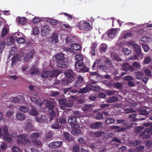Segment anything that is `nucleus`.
I'll list each match as a JSON object with an SVG mask.
<instances>
[{
    "instance_id": "nucleus-1",
    "label": "nucleus",
    "mask_w": 152,
    "mask_h": 152,
    "mask_svg": "<svg viewBox=\"0 0 152 152\" xmlns=\"http://www.w3.org/2000/svg\"><path fill=\"white\" fill-rule=\"evenodd\" d=\"M66 78L62 80L63 84L66 85L67 83L73 81L74 80L73 72L71 69L66 70L64 72Z\"/></svg>"
},
{
    "instance_id": "nucleus-2",
    "label": "nucleus",
    "mask_w": 152,
    "mask_h": 152,
    "mask_svg": "<svg viewBox=\"0 0 152 152\" xmlns=\"http://www.w3.org/2000/svg\"><path fill=\"white\" fill-rule=\"evenodd\" d=\"M43 103L46 104L47 107L49 109L50 115L53 117L55 116L56 114L54 110L55 108L57 109V108L55 107V103L48 100L44 101Z\"/></svg>"
},
{
    "instance_id": "nucleus-3",
    "label": "nucleus",
    "mask_w": 152,
    "mask_h": 152,
    "mask_svg": "<svg viewBox=\"0 0 152 152\" xmlns=\"http://www.w3.org/2000/svg\"><path fill=\"white\" fill-rule=\"evenodd\" d=\"M75 69L78 72H85L88 71L89 68L84 66L82 62L77 61L75 64Z\"/></svg>"
},
{
    "instance_id": "nucleus-4",
    "label": "nucleus",
    "mask_w": 152,
    "mask_h": 152,
    "mask_svg": "<svg viewBox=\"0 0 152 152\" xmlns=\"http://www.w3.org/2000/svg\"><path fill=\"white\" fill-rule=\"evenodd\" d=\"M59 74L58 71L57 70H54L51 72L50 71H45L41 74V77L44 79L48 77H57Z\"/></svg>"
},
{
    "instance_id": "nucleus-5",
    "label": "nucleus",
    "mask_w": 152,
    "mask_h": 152,
    "mask_svg": "<svg viewBox=\"0 0 152 152\" xmlns=\"http://www.w3.org/2000/svg\"><path fill=\"white\" fill-rule=\"evenodd\" d=\"M77 26L79 29L86 31L90 30L91 28L89 23L85 21H81L78 22Z\"/></svg>"
},
{
    "instance_id": "nucleus-6",
    "label": "nucleus",
    "mask_w": 152,
    "mask_h": 152,
    "mask_svg": "<svg viewBox=\"0 0 152 152\" xmlns=\"http://www.w3.org/2000/svg\"><path fill=\"white\" fill-rule=\"evenodd\" d=\"M10 100L11 102L14 103L21 104L26 103L25 98L24 96L22 95H19L15 97H11L10 98Z\"/></svg>"
},
{
    "instance_id": "nucleus-7",
    "label": "nucleus",
    "mask_w": 152,
    "mask_h": 152,
    "mask_svg": "<svg viewBox=\"0 0 152 152\" xmlns=\"http://www.w3.org/2000/svg\"><path fill=\"white\" fill-rule=\"evenodd\" d=\"M127 104L126 106V107L124 108V110L127 111L126 112V113L128 114L130 113L134 112L135 111V109H134L135 105L134 104H133L132 102H126L125 103Z\"/></svg>"
},
{
    "instance_id": "nucleus-8",
    "label": "nucleus",
    "mask_w": 152,
    "mask_h": 152,
    "mask_svg": "<svg viewBox=\"0 0 152 152\" xmlns=\"http://www.w3.org/2000/svg\"><path fill=\"white\" fill-rule=\"evenodd\" d=\"M120 30V29L118 28L110 29L107 31V34L109 38L113 39L118 34Z\"/></svg>"
},
{
    "instance_id": "nucleus-9",
    "label": "nucleus",
    "mask_w": 152,
    "mask_h": 152,
    "mask_svg": "<svg viewBox=\"0 0 152 152\" xmlns=\"http://www.w3.org/2000/svg\"><path fill=\"white\" fill-rule=\"evenodd\" d=\"M3 132L4 139L7 142H11L12 140V139L9 134L8 128L7 126H5L3 128Z\"/></svg>"
},
{
    "instance_id": "nucleus-10",
    "label": "nucleus",
    "mask_w": 152,
    "mask_h": 152,
    "mask_svg": "<svg viewBox=\"0 0 152 152\" xmlns=\"http://www.w3.org/2000/svg\"><path fill=\"white\" fill-rule=\"evenodd\" d=\"M127 45L130 48H133L138 53H140L139 47L134 42H128L127 43Z\"/></svg>"
},
{
    "instance_id": "nucleus-11",
    "label": "nucleus",
    "mask_w": 152,
    "mask_h": 152,
    "mask_svg": "<svg viewBox=\"0 0 152 152\" xmlns=\"http://www.w3.org/2000/svg\"><path fill=\"white\" fill-rule=\"evenodd\" d=\"M27 135L25 134H19L17 136L16 141L19 144H22L23 141L26 138Z\"/></svg>"
},
{
    "instance_id": "nucleus-12",
    "label": "nucleus",
    "mask_w": 152,
    "mask_h": 152,
    "mask_svg": "<svg viewBox=\"0 0 152 152\" xmlns=\"http://www.w3.org/2000/svg\"><path fill=\"white\" fill-rule=\"evenodd\" d=\"M122 69L125 72H132L134 70L133 67L129 66L127 63H124L123 64L122 66Z\"/></svg>"
},
{
    "instance_id": "nucleus-13",
    "label": "nucleus",
    "mask_w": 152,
    "mask_h": 152,
    "mask_svg": "<svg viewBox=\"0 0 152 152\" xmlns=\"http://www.w3.org/2000/svg\"><path fill=\"white\" fill-rule=\"evenodd\" d=\"M35 119L39 123L45 122L48 120V118L45 115H42L41 117L36 116Z\"/></svg>"
},
{
    "instance_id": "nucleus-14",
    "label": "nucleus",
    "mask_w": 152,
    "mask_h": 152,
    "mask_svg": "<svg viewBox=\"0 0 152 152\" xmlns=\"http://www.w3.org/2000/svg\"><path fill=\"white\" fill-rule=\"evenodd\" d=\"M59 102L60 104H63L64 106L69 107H71L73 105L72 100H70V102H69L65 99H61L59 100Z\"/></svg>"
},
{
    "instance_id": "nucleus-15",
    "label": "nucleus",
    "mask_w": 152,
    "mask_h": 152,
    "mask_svg": "<svg viewBox=\"0 0 152 152\" xmlns=\"http://www.w3.org/2000/svg\"><path fill=\"white\" fill-rule=\"evenodd\" d=\"M35 51L34 50L27 53L24 57V61L26 62L28 61L30 59L33 58Z\"/></svg>"
},
{
    "instance_id": "nucleus-16",
    "label": "nucleus",
    "mask_w": 152,
    "mask_h": 152,
    "mask_svg": "<svg viewBox=\"0 0 152 152\" xmlns=\"http://www.w3.org/2000/svg\"><path fill=\"white\" fill-rule=\"evenodd\" d=\"M84 83L82 77L79 76L78 77V80L75 82L74 84V86L77 87L81 86Z\"/></svg>"
},
{
    "instance_id": "nucleus-17",
    "label": "nucleus",
    "mask_w": 152,
    "mask_h": 152,
    "mask_svg": "<svg viewBox=\"0 0 152 152\" xmlns=\"http://www.w3.org/2000/svg\"><path fill=\"white\" fill-rule=\"evenodd\" d=\"M28 96L30 98L31 101L35 104H37L38 105L41 106L42 105V103L40 101L37 100V99L34 97L30 95H28Z\"/></svg>"
},
{
    "instance_id": "nucleus-18",
    "label": "nucleus",
    "mask_w": 152,
    "mask_h": 152,
    "mask_svg": "<svg viewBox=\"0 0 152 152\" xmlns=\"http://www.w3.org/2000/svg\"><path fill=\"white\" fill-rule=\"evenodd\" d=\"M68 122L72 127L75 126L77 123L76 118L75 117H69L68 119Z\"/></svg>"
},
{
    "instance_id": "nucleus-19",
    "label": "nucleus",
    "mask_w": 152,
    "mask_h": 152,
    "mask_svg": "<svg viewBox=\"0 0 152 152\" xmlns=\"http://www.w3.org/2000/svg\"><path fill=\"white\" fill-rule=\"evenodd\" d=\"M62 142L60 141H57L52 142L49 145V146L52 148H55L59 147L61 144Z\"/></svg>"
},
{
    "instance_id": "nucleus-20",
    "label": "nucleus",
    "mask_w": 152,
    "mask_h": 152,
    "mask_svg": "<svg viewBox=\"0 0 152 152\" xmlns=\"http://www.w3.org/2000/svg\"><path fill=\"white\" fill-rule=\"evenodd\" d=\"M91 90V88L90 87V85L88 84L87 85L86 87L80 89L79 92L81 93H86L88 92Z\"/></svg>"
},
{
    "instance_id": "nucleus-21",
    "label": "nucleus",
    "mask_w": 152,
    "mask_h": 152,
    "mask_svg": "<svg viewBox=\"0 0 152 152\" xmlns=\"http://www.w3.org/2000/svg\"><path fill=\"white\" fill-rule=\"evenodd\" d=\"M49 41L51 40L52 43H56L58 41V36L57 34L53 33L52 35V37L49 38Z\"/></svg>"
},
{
    "instance_id": "nucleus-22",
    "label": "nucleus",
    "mask_w": 152,
    "mask_h": 152,
    "mask_svg": "<svg viewBox=\"0 0 152 152\" xmlns=\"http://www.w3.org/2000/svg\"><path fill=\"white\" fill-rule=\"evenodd\" d=\"M56 62L57 63V66L61 68L66 67L67 66V62L64 61V60L57 61Z\"/></svg>"
},
{
    "instance_id": "nucleus-23",
    "label": "nucleus",
    "mask_w": 152,
    "mask_h": 152,
    "mask_svg": "<svg viewBox=\"0 0 152 152\" xmlns=\"http://www.w3.org/2000/svg\"><path fill=\"white\" fill-rule=\"evenodd\" d=\"M16 117L19 120L23 121L25 118V115L20 112H18Z\"/></svg>"
},
{
    "instance_id": "nucleus-24",
    "label": "nucleus",
    "mask_w": 152,
    "mask_h": 152,
    "mask_svg": "<svg viewBox=\"0 0 152 152\" xmlns=\"http://www.w3.org/2000/svg\"><path fill=\"white\" fill-rule=\"evenodd\" d=\"M102 123L97 122L91 125V127L92 129H98L102 127Z\"/></svg>"
},
{
    "instance_id": "nucleus-25",
    "label": "nucleus",
    "mask_w": 152,
    "mask_h": 152,
    "mask_svg": "<svg viewBox=\"0 0 152 152\" xmlns=\"http://www.w3.org/2000/svg\"><path fill=\"white\" fill-rule=\"evenodd\" d=\"M132 34L129 32L126 31H124L122 33L121 36L124 39H126L129 38L131 37Z\"/></svg>"
},
{
    "instance_id": "nucleus-26",
    "label": "nucleus",
    "mask_w": 152,
    "mask_h": 152,
    "mask_svg": "<svg viewBox=\"0 0 152 152\" xmlns=\"http://www.w3.org/2000/svg\"><path fill=\"white\" fill-rule=\"evenodd\" d=\"M92 107L91 104H85L82 107V109L83 111H89L91 109Z\"/></svg>"
},
{
    "instance_id": "nucleus-27",
    "label": "nucleus",
    "mask_w": 152,
    "mask_h": 152,
    "mask_svg": "<svg viewBox=\"0 0 152 152\" xmlns=\"http://www.w3.org/2000/svg\"><path fill=\"white\" fill-rule=\"evenodd\" d=\"M70 92H72V93H77L79 92V91L75 89L71 90L70 88H66L64 89L63 93L65 94H68Z\"/></svg>"
},
{
    "instance_id": "nucleus-28",
    "label": "nucleus",
    "mask_w": 152,
    "mask_h": 152,
    "mask_svg": "<svg viewBox=\"0 0 152 152\" xmlns=\"http://www.w3.org/2000/svg\"><path fill=\"white\" fill-rule=\"evenodd\" d=\"M16 20L18 23L20 24H24L26 22V19L25 17L21 18L18 17L17 18Z\"/></svg>"
},
{
    "instance_id": "nucleus-29",
    "label": "nucleus",
    "mask_w": 152,
    "mask_h": 152,
    "mask_svg": "<svg viewBox=\"0 0 152 152\" xmlns=\"http://www.w3.org/2000/svg\"><path fill=\"white\" fill-rule=\"evenodd\" d=\"M40 133L37 132H35L30 135L29 137L32 139H35L39 137Z\"/></svg>"
},
{
    "instance_id": "nucleus-30",
    "label": "nucleus",
    "mask_w": 152,
    "mask_h": 152,
    "mask_svg": "<svg viewBox=\"0 0 152 152\" xmlns=\"http://www.w3.org/2000/svg\"><path fill=\"white\" fill-rule=\"evenodd\" d=\"M25 128L26 129L32 131L34 129V126L32 124H25Z\"/></svg>"
},
{
    "instance_id": "nucleus-31",
    "label": "nucleus",
    "mask_w": 152,
    "mask_h": 152,
    "mask_svg": "<svg viewBox=\"0 0 152 152\" xmlns=\"http://www.w3.org/2000/svg\"><path fill=\"white\" fill-rule=\"evenodd\" d=\"M30 73L32 75L39 74L40 73L37 69H36L34 67L31 68L30 69Z\"/></svg>"
},
{
    "instance_id": "nucleus-32",
    "label": "nucleus",
    "mask_w": 152,
    "mask_h": 152,
    "mask_svg": "<svg viewBox=\"0 0 152 152\" xmlns=\"http://www.w3.org/2000/svg\"><path fill=\"white\" fill-rule=\"evenodd\" d=\"M55 58L57 61L63 60L64 58V56L62 53H59L56 55Z\"/></svg>"
},
{
    "instance_id": "nucleus-33",
    "label": "nucleus",
    "mask_w": 152,
    "mask_h": 152,
    "mask_svg": "<svg viewBox=\"0 0 152 152\" xmlns=\"http://www.w3.org/2000/svg\"><path fill=\"white\" fill-rule=\"evenodd\" d=\"M19 109L20 111L24 113H26L28 111L29 108L26 106H20Z\"/></svg>"
},
{
    "instance_id": "nucleus-34",
    "label": "nucleus",
    "mask_w": 152,
    "mask_h": 152,
    "mask_svg": "<svg viewBox=\"0 0 152 152\" xmlns=\"http://www.w3.org/2000/svg\"><path fill=\"white\" fill-rule=\"evenodd\" d=\"M71 48L73 49L77 50H79L81 49V46L79 44L75 43L71 45Z\"/></svg>"
},
{
    "instance_id": "nucleus-35",
    "label": "nucleus",
    "mask_w": 152,
    "mask_h": 152,
    "mask_svg": "<svg viewBox=\"0 0 152 152\" xmlns=\"http://www.w3.org/2000/svg\"><path fill=\"white\" fill-rule=\"evenodd\" d=\"M73 128L72 132L74 135H77L81 133L80 130L78 128H76L75 126Z\"/></svg>"
},
{
    "instance_id": "nucleus-36",
    "label": "nucleus",
    "mask_w": 152,
    "mask_h": 152,
    "mask_svg": "<svg viewBox=\"0 0 152 152\" xmlns=\"http://www.w3.org/2000/svg\"><path fill=\"white\" fill-rule=\"evenodd\" d=\"M49 26L48 25L43 26L41 29L42 32L45 33H48L49 31Z\"/></svg>"
},
{
    "instance_id": "nucleus-37",
    "label": "nucleus",
    "mask_w": 152,
    "mask_h": 152,
    "mask_svg": "<svg viewBox=\"0 0 152 152\" xmlns=\"http://www.w3.org/2000/svg\"><path fill=\"white\" fill-rule=\"evenodd\" d=\"M18 57L17 55L14 56L12 59V63L11 66H13L16 64V63L18 60Z\"/></svg>"
},
{
    "instance_id": "nucleus-38",
    "label": "nucleus",
    "mask_w": 152,
    "mask_h": 152,
    "mask_svg": "<svg viewBox=\"0 0 152 152\" xmlns=\"http://www.w3.org/2000/svg\"><path fill=\"white\" fill-rule=\"evenodd\" d=\"M15 41L13 37H10L8 38L7 40V45L12 44Z\"/></svg>"
},
{
    "instance_id": "nucleus-39",
    "label": "nucleus",
    "mask_w": 152,
    "mask_h": 152,
    "mask_svg": "<svg viewBox=\"0 0 152 152\" xmlns=\"http://www.w3.org/2000/svg\"><path fill=\"white\" fill-rule=\"evenodd\" d=\"M46 21V22L54 25H56L58 22L56 20L52 18H48Z\"/></svg>"
},
{
    "instance_id": "nucleus-40",
    "label": "nucleus",
    "mask_w": 152,
    "mask_h": 152,
    "mask_svg": "<svg viewBox=\"0 0 152 152\" xmlns=\"http://www.w3.org/2000/svg\"><path fill=\"white\" fill-rule=\"evenodd\" d=\"M118 99V98L116 96H112L110 98L107 100L108 103H112L116 102Z\"/></svg>"
},
{
    "instance_id": "nucleus-41",
    "label": "nucleus",
    "mask_w": 152,
    "mask_h": 152,
    "mask_svg": "<svg viewBox=\"0 0 152 152\" xmlns=\"http://www.w3.org/2000/svg\"><path fill=\"white\" fill-rule=\"evenodd\" d=\"M33 34L34 35H37L39 33V29L37 26H35L33 28Z\"/></svg>"
},
{
    "instance_id": "nucleus-42",
    "label": "nucleus",
    "mask_w": 152,
    "mask_h": 152,
    "mask_svg": "<svg viewBox=\"0 0 152 152\" xmlns=\"http://www.w3.org/2000/svg\"><path fill=\"white\" fill-rule=\"evenodd\" d=\"M96 47V44H94L93 45V44L90 48L91 51L90 53L92 55L94 56L95 55V48Z\"/></svg>"
},
{
    "instance_id": "nucleus-43",
    "label": "nucleus",
    "mask_w": 152,
    "mask_h": 152,
    "mask_svg": "<svg viewBox=\"0 0 152 152\" xmlns=\"http://www.w3.org/2000/svg\"><path fill=\"white\" fill-rule=\"evenodd\" d=\"M74 38L70 36H68L66 39V43L69 44L74 41Z\"/></svg>"
},
{
    "instance_id": "nucleus-44",
    "label": "nucleus",
    "mask_w": 152,
    "mask_h": 152,
    "mask_svg": "<svg viewBox=\"0 0 152 152\" xmlns=\"http://www.w3.org/2000/svg\"><path fill=\"white\" fill-rule=\"evenodd\" d=\"M100 48L101 52H104L107 50V46L106 44H103L101 45Z\"/></svg>"
},
{
    "instance_id": "nucleus-45",
    "label": "nucleus",
    "mask_w": 152,
    "mask_h": 152,
    "mask_svg": "<svg viewBox=\"0 0 152 152\" xmlns=\"http://www.w3.org/2000/svg\"><path fill=\"white\" fill-rule=\"evenodd\" d=\"M142 77V72H137L136 73V78L137 79H141Z\"/></svg>"
},
{
    "instance_id": "nucleus-46",
    "label": "nucleus",
    "mask_w": 152,
    "mask_h": 152,
    "mask_svg": "<svg viewBox=\"0 0 152 152\" xmlns=\"http://www.w3.org/2000/svg\"><path fill=\"white\" fill-rule=\"evenodd\" d=\"M114 122V120L112 118H107L105 120V123L108 124L113 123Z\"/></svg>"
},
{
    "instance_id": "nucleus-47",
    "label": "nucleus",
    "mask_w": 152,
    "mask_h": 152,
    "mask_svg": "<svg viewBox=\"0 0 152 152\" xmlns=\"http://www.w3.org/2000/svg\"><path fill=\"white\" fill-rule=\"evenodd\" d=\"M17 49L15 47H12L10 49V52L9 55L10 56H12L17 51Z\"/></svg>"
},
{
    "instance_id": "nucleus-48",
    "label": "nucleus",
    "mask_w": 152,
    "mask_h": 152,
    "mask_svg": "<svg viewBox=\"0 0 152 152\" xmlns=\"http://www.w3.org/2000/svg\"><path fill=\"white\" fill-rule=\"evenodd\" d=\"M42 20L41 18L35 17L33 19V22L34 23H37Z\"/></svg>"
},
{
    "instance_id": "nucleus-49",
    "label": "nucleus",
    "mask_w": 152,
    "mask_h": 152,
    "mask_svg": "<svg viewBox=\"0 0 152 152\" xmlns=\"http://www.w3.org/2000/svg\"><path fill=\"white\" fill-rule=\"evenodd\" d=\"M89 85L90 87L91 88V90H93L94 91H98L100 90V88L99 87L95 86H92L91 84Z\"/></svg>"
},
{
    "instance_id": "nucleus-50",
    "label": "nucleus",
    "mask_w": 152,
    "mask_h": 152,
    "mask_svg": "<svg viewBox=\"0 0 152 152\" xmlns=\"http://www.w3.org/2000/svg\"><path fill=\"white\" fill-rule=\"evenodd\" d=\"M123 52L126 55H129L131 53V51L127 48H124L122 50Z\"/></svg>"
},
{
    "instance_id": "nucleus-51",
    "label": "nucleus",
    "mask_w": 152,
    "mask_h": 152,
    "mask_svg": "<svg viewBox=\"0 0 152 152\" xmlns=\"http://www.w3.org/2000/svg\"><path fill=\"white\" fill-rule=\"evenodd\" d=\"M31 141L35 145H39L41 144V141L38 140H37L36 139H32Z\"/></svg>"
},
{
    "instance_id": "nucleus-52",
    "label": "nucleus",
    "mask_w": 152,
    "mask_h": 152,
    "mask_svg": "<svg viewBox=\"0 0 152 152\" xmlns=\"http://www.w3.org/2000/svg\"><path fill=\"white\" fill-rule=\"evenodd\" d=\"M5 45L6 43L4 42H2L0 44V53H1L4 50Z\"/></svg>"
},
{
    "instance_id": "nucleus-53",
    "label": "nucleus",
    "mask_w": 152,
    "mask_h": 152,
    "mask_svg": "<svg viewBox=\"0 0 152 152\" xmlns=\"http://www.w3.org/2000/svg\"><path fill=\"white\" fill-rule=\"evenodd\" d=\"M147 133L148 135H150L152 134V129L150 128H147L145 129L144 132H143V135Z\"/></svg>"
},
{
    "instance_id": "nucleus-54",
    "label": "nucleus",
    "mask_w": 152,
    "mask_h": 152,
    "mask_svg": "<svg viewBox=\"0 0 152 152\" xmlns=\"http://www.w3.org/2000/svg\"><path fill=\"white\" fill-rule=\"evenodd\" d=\"M53 136V133L50 132L47 133L45 135V138L47 140H48L50 139Z\"/></svg>"
},
{
    "instance_id": "nucleus-55",
    "label": "nucleus",
    "mask_w": 152,
    "mask_h": 152,
    "mask_svg": "<svg viewBox=\"0 0 152 152\" xmlns=\"http://www.w3.org/2000/svg\"><path fill=\"white\" fill-rule=\"evenodd\" d=\"M16 41L20 44L23 43L25 42V39L23 37L19 38L16 39Z\"/></svg>"
},
{
    "instance_id": "nucleus-56",
    "label": "nucleus",
    "mask_w": 152,
    "mask_h": 152,
    "mask_svg": "<svg viewBox=\"0 0 152 152\" xmlns=\"http://www.w3.org/2000/svg\"><path fill=\"white\" fill-rule=\"evenodd\" d=\"M114 86L115 88L118 89H120L122 87V85L120 83L117 82L114 83Z\"/></svg>"
},
{
    "instance_id": "nucleus-57",
    "label": "nucleus",
    "mask_w": 152,
    "mask_h": 152,
    "mask_svg": "<svg viewBox=\"0 0 152 152\" xmlns=\"http://www.w3.org/2000/svg\"><path fill=\"white\" fill-rule=\"evenodd\" d=\"M8 29L6 28H4L3 29L2 32V35H1L2 37H3L4 36L7 35L8 33Z\"/></svg>"
},
{
    "instance_id": "nucleus-58",
    "label": "nucleus",
    "mask_w": 152,
    "mask_h": 152,
    "mask_svg": "<svg viewBox=\"0 0 152 152\" xmlns=\"http://www.w3.org/2000/svg\"><path fill=\"white\" fill-rule=\"evenodd\" d=\"M31 141L28 139H25L23 141V143L22 144L24 145H30L31 143Z\"/></svg>"
},
{
    "instance_id": "nucleus-59",
    "label": "nucleus",
    "mask_w": 152,
    "mask_h": 152,
    "mask_svg": "<svg viewBox=\"0 0 152 152\" xmlns=\"http://www.w3.org/2000/svg\"><path fill=\"white\" fill-rule=\"evenodd\" d=\"M22 35V34L20 32H17L15 33L14 36L15 37L16 40V39L21 37Z\"/></svg>"
},
{
    "instance_id": "nucleus-60",
    "label": "nucleus",
    "mask_w": 152,
    "mask_h": 152,
    "mask_svg": "<svg viewBox=\"0 0 152 152\" xmlns=\"http://www.w3.org/2000/svg\"><path fill=\"white\" fill-rule=\"evenodd\" d=\"M30 114L34 116L38 114V112L35 109H32L30 112Z\"/></svg>"
},
{
    "instance_id": "nucleus-61",
    "label": "nucleus",
    "mask_w": 152,
    "mask_h": 152,
    "mask_svg": "<svg viewBox=\"0 0 152 152\" xmlns=\"http://www.w3.org/2000/svg\"><path fill=\"white\" fill-rule=\"evenodd\" d=\"M142 127H137L135 128V132L136 134H138L140 133L142 130Z\"/></svg>"
},
{
    "instance_id": "nucleus-62",
    "label": "nucleus",
    "mask_w": 152,
    "mask_h": 152,
    "mask_svg": "<svg viewBox=\"0 0 152 152\" xmlns=\"http://www.w3.org/2000/svg\"><path fill=\"white\" fill-rule=\"evenodd\" d=\"M136 116V115L134 114L129 115V118H131L130 120V121L131 122H134L136 120V118H135Z\"/></svg>"
},
{
    "instance_id": "nucleus-63",
    "label": "nucleus",
    "mask_w": 152,
    "mask_h": 152,
    "mask_svg": "<svg viewBox=\"0 0 152 152\" xmlns=\"http://www.w3.org/2000/svg\"><path fill=\"white\" fill-rule=\"evenodd\" d=\"M75 58L77 60L79 61H82L83 59V57L81 54H78L76 56Z\"/></svg>"
},
{
    "instance_id": "nucleus-64",
    "label": "nucleus",
    "mask_w": 152,
    "mask_h": 152,
    "mask_svg": "<svg viewBox=\"0 0 152 152\" xmlns=\"http://www.w3.org/2000/svg\"><path fill=\"white\" fill-rule=\"evenodd\" d=\"M96 118L97 119H101L103 118V115L102 113H98L96 115Z\"/></svg>"
}]
</instances>
